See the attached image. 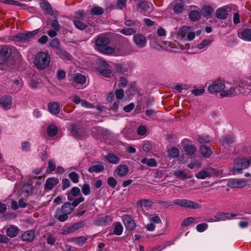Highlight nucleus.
I'll return each mask as SVG.
<instances>
[{
    "instance_id": "obj_16",
    "label": "nucleus",
    "mask_w": 251,
    "mask_h": 251,
    "mask_svg": "<svg viewBox=\"0 0 251 251\" xmlns=\"http://www.w3.org/2000/svg\"><path fill=\"white\" fill-rule=\"evenodd\" d=\"M80 195V190L77 187H73L70 191L67 194L68 200L70 201L74 200V197H77Z\"/></svg>"
},
{
    "instance_id": "obj_20",
    "label": "nucleus",
    "mask_w": 251,
    "mask_h": 251,
    "mask_svg": "<svg viewBox=\"0 0 251 251\" xmlns=\"http://www.w3.org/2000/svg\"><path fill=\"white\" fill-rule=\"evenodd\" d=\"M35 238V233L33 230H28L25 232L22 236V240L26 242H32Z\"/></svg>"
},
{
    "instance_id": "obj_53",
    "label": "nucleus",
    "mask_w": 251,
    "mask_h": 251,
    "mask_svg": "<svg viewBox=\"0 0 251 251\" xmlns=\"http://www.w3.org/2000/svg\"><path fill=\"white\" fill-rule=\"evenodd\" d=\"M120 32L125 35H132V34L135 33V30L133 28H126L122 29L120 31Z\"/></svg>"
},
{
    "instance_id": "obj_8",
    "label": "nucleus",
    "mask_w": 251,
    "mask_h": 251,
    "mask_svg": "<svg viewBox=\"0 0 251 251\" xmlns=\"http://www.w3.org/2000/svg\"><path fill=\"white\" fill-rule=\"evenodd\" d=\"M133 41L139 48H143L147 44V39L142 34H137L133 36Z\"/></svg>"
},
{
    "instance_id": "obj_4",
    "label": "nucleus",
    "mask_w": 251,
    "mask_h": 251,
    "mask_svg": "<svg viewBox=\"0 0 251 251\" xmlns=\"http://www.w3.org/2000/svg\"><path fill=\"white\" fill-rule=\"evenodd\" d=\"M249 167V163L247 159L244 158H237L234 159L233 169L234 174H240L242 171Z\"/></svg>"
},
{
    "instance_id": "obj_34",
    "label": "nucleus",
    "mask_w": 251,
    "mask_h": 251,
    "mask_svg": "<svg viewBox=\"0 0 251 251\" xmlns=\"http://www.w3.org/2000/svg\"><path fill=\"white\" fill-rule=\"evenodd\" d=\"M107 161L113 164H117L120 161L119 158L113 153H109L105 157Z\"/></svg>"
},
{
    "instance_id": "obj_23",
    "label": "nucleus",
    "mask_w": 251,
    "mask_h": 251,
    "mask_svg": "<svg viewBox=\"0 0 251 251\" xmlns=\"http://www.w3.org/2000/svg\"><path fill=\"white\" fill-rule=\"evenodd\" d=\"M55 52L57 55L62 59L67 60H70L71 59V55L61 48L57 50Z\"/></svg>"
},
{
    "instance_id": "obj_9",
    "label": "nucleus",
    "mask_w": 251,
    "mask_h": 251,
    "mask_svg": "<svg viewBox=\"0 0 251 251\" xmlns=\"http://www.w3.org/2000/svg\"><path fill=\"white\" fill-rule=\"evenodd\" d=\"M68 216L67 213L61 207L60 208H57L54 216L59 222H63L68 219Z\"/></svg>"
},
{
    "instance_id": "obj_18",
    "label": "nucleus",
    "mask_w": 251,
    "mask_h": 251,
    "mask_svg": "<svg viewBox=\"0 0 251 251\" xmlns=\"http://www.w3.org/2000/svg\"><path fill=\"white\" fill-rule=\"evenodd\" d=\"M183 207L196 209L200 208L201 207V205L194 201L184 199Z\"/></svg>"
},
{
    "instance_id": "obj_13",
    "label": "nucleus",
    "mask_w": 251,
    "mask_h": 251,
    "mask_svg": "<svg viewBox=\"0 0 251 251\" xmlns=\"http://www.w3.org/2000/svg\"><path fill=\"white\" fill-rule=\"evenodd\" d=\"M59 183V180L57 178L50 177L48 178L45 184V189L48 190H51L53 187Z\"/></svg>"
},
{
    "instance_id": "obj_12",
    "label": "nucleus",
    "mask_w": 251,
    "mask_h": 251,
    "mask_svg": "<svg viewBox=\"0 0 251 251\" xmlns=\"http://www.w3.org/2000/svg\"><path fill=\"white\" fill-rule=\"evenodd\" d=\"M48 107L49 112L53 115H56L60 112V106L57 102H49Z\"/></svg>"
},
{
    "instance_id": "obj_44",
    "label": "nucleus",
    "mask_w": 251,
    "mask_h": 251,
    "mask_svg": "<svg viewBox=\"0 0 251 251\" xmlns=\"http://www.w3.org/2000/svg\"><path fill=\"white\" fill-rule=\"evenodd\" d=\"M39 31L40 29H37L33 31H27L26 32H25L26 41L28 40L31 38H32L39 32Z\"/></svg>"
},
{
    "instance_id": "obj_2",
    "label": "nucleus",
    "mask_w": 251,
    "mask_h": 251,
    "mask_svg": "<svg viewBox=\"0 0 251 251\" xmlns=\"http://www.w3.org/2000/svg\"><path fill=\"white\" fill-rule=\"evenodd\" d=\"M110 42L109 38L106 36L98 37L95 41L97 49L104 54H113L115 52V49L108 46Z\"/></svg>"
},
{
    "instance_id": "obj_3",
    "label": "nucleus",
    "mask_w": 251,
    "mask_h": 251,
    "mask_svg": "<svg viewBox=\"0 0 251 251\" xmlns=\"http://www.w3.org/2000/svg\"><path fill=\"white\" fill-rule=\"evenodd\" d=\"M12 58L11 48L6 45L2 46L0 49V64L8 63Z\"/></svg>"
},
{
    "instance_id": "obj_30",
    "label": "nucleus",
    "mask_w": 251,
    "mask_h": 251,
    "mask_svg": "<svg viewBox=\"0 0 251 251\" xmlns=\"http://www.w3.org/2000/svg\"><path fill=\"white\" fill-rule=\"evenodd\" d=\"M168 156L170 158H176L179 155V150L176 148L173 147L167 151Z\"/></svg>"
},
{
    "instance_id": "obj_59",
    "label": "nucleus",
    "mask_w": 251,
    "mask_h": 251,
    "mask_svg": "<svg viewBox=\"0 0 251 251\" xmlns=\"http://www.w3.org/2000/svg\"><path fill=\"white\" fill-rule=\"evenodd\" d=\"M115 95L117 99L120 100L123 99L124 96V91L122 88L118 89L116 90Z\"/></svg>"
},
{
    "instance_id": "obj_47",
    "label": "nucleus",
    "mask_w": 251,
    "mask_h": 251,
    "mask_svg": "<svg viewBox=\"0 0 251 251\" xmlns=\"http://www.w3.org/2000/svg\"><path fill=\"white\" fill-rule=\"evenodd\" d=\"M198 142L201 144H204L209 143L210 140L208 136H199L198 139Z\"/></svg>"
},
{
    "instance_id": "obj_19",
    "label": "nucleus",
    "mask_w": 251,
    "mask_h": 251,
    "mask_svg": "<svg viewBox=\"0 0 251 251\" xmlns=\"http://www.w3.org/2000/svg\"><path fill=\"white\" fill-rule=\"evenodd\" d=\"M228 15V11L224 7L218 8L216 12V17L221 20L226 19Z\"/></svg>"
},
{
    "instance_id": "obj_28",
    "label": "nucleus",
    "mask_w": 251,
    "mask_h": 251,
    "mask_svg": "<svg viewBox=\"0 0 251 251\" xmlns=\"http://www.w3.org/2000/svg\"><path fill=\"white\" fill-rule=\"evenodd\" d=\"M189 18L193 22L199 21L201 18V13L197 10H192L189 14Z\"/></svg>"
},
{
    "instance_id": "obj_11",
    "label": "nucleus",
    "mask_w": 251,
    "mask_h": 251,
    "mask_svg": "<svg viewBox=\"0 0 251 251\" xmlns=\"http://www.w3.org/2000/svg\"><path fill=\"white\" fill-rule=\"evenodd\" d=\"M0 104L5 109H9L12 105V98L9 96H3L0 98Z\"/></svg>"
},
{
    "instance_id": "obj_48",
    "label": "nucleus",
    "mask_w": 251,
    "mask_h": 251,
    "mask_svg": "<svg viewBox=\"0 0 251 251\" xmlns=\"http://www.w3.org/2000/svg\"><path fill=\"white\" fill-rule=\"evenodd\" d=\"M208 173L207 172L206 170H202L199 172H198L197 174H196V177L198 179H203L206 177H209Z\"/></svg>"
},
{
    "instance_id": "obj_15",
    "label": "nucleus",
    "mask_w": 251,
    "mask_h": 251,
    "mask_svg": "<svg viewBox=\"0 0 251 251\" xmlns=\"http://www.w3.org/2000/svg\"><path fill=\"white\" fill-rule=\"evenodd\" d=\"M213 149V147L212 146H206L201 145L200 147L201 153L205 158L209 157L210 156Z\"/></svg>"
},
{
    "instance_id": "obj_25",
    "label": "nucleus",
    "mask_w": 251,
    "mask_h": 251,
    "mask_svg": "<svg viewBox=\"0 0 251 251\" xmlns=\"http://www.w3.org/2000/svg\"><path fill=\"white\" fill-rule=\"evenodd\" d=\"M183 149L186 153L188 155H194L197 150V148L192 145H186L184 146Z\"/></svg>"
},
{
    "instance_id": "obj_63",
    "label": "nucleus",
    "mask_w": 251,
    "mask_h": 251,
    "mask_svg": "<svg viewBox=\"0 0 251 251\" xmlns=\"http://www.w3.org/2000/svg\"><path fill=\"white\" fill-rule=\"evenodd\" d=\"M71 184L70 180L68 178H64L62 179V190H65L70 187Z\"/></svg>"
},
{
    "instance_id": "obj_49",
    "label": "nucleus",
    "mask_w": 251,
    "mask_h": 251,
    "mask_svg": "<svg viewBox=\"0 0 251 251\" xmlns=\"http://www.w3.org/2000/svg\"><path fill=\"white\" fill-rule=\"evenodd\" d=\"M174 174L178 178H184L187 176V175L184 170H177L174 172Z\"/></svg>"
},
{
    "instance_id": "obj_27",
    "label": "nucleus",
    "mask_w": 251,
    "mask_h": 251,
    "mask_svg": "<svg viewBox=\"0 0 251 251\" xmlns=\"http://www.w3.org/2000/svg\"><path fill=\"white\" fill-rule=\"evenodd\" d=\"M241 37L247 41L251 40V29L245 28L242 30L240 34Z\"/></svg>"
},
{
    "instance_id": "obj_64",
    "label": "nucleus",
    "mask_w": 251,
    "mask_h": 251,
    "mask_svg": "<svg viewBox=\"0 0 251 251\" xmlns=\"http://www.w3.org/2000/svg\"><path fill=\"white\" fill-rule=\"evenodd\" d=\"M84 201V198L82 197H80L77 199L73 200V201L71 203L72 206L75 208L76 207L80 202Z\"/></svg>"
},
{
    "instance_id": "obj_46",
    "label": "nucleus",
    "mask_w": 251,
    "mask_h": 251,
    "mask_svg": "<svg viewBox=\"0 0 251 251\" xmlns=\"http://www.w3.org/2000/svg\"><path fill=\"white\" fill-rule=\"evenodd\" d=\"M137 204H140L141 206L144 205L145 207H151L152 205V202L147 199L141 200L137 201Z\"/></svg>"
},
{
    "instance_id": "obj_10",
    "label": "nucleus",
    "mask_w": 251,
    "mask_h": 251,
    "mask_svg": "<svg viewBox=\"0 0 251 251\" xmlns=\"http://www.w3.org/2000/svg\"><path fill=\"white\" fill-rule=\"evenodd\" d=\"M85 225V222L84 221H79L75 223L72 226L68 227L65 230L64 232L66 233H70L74 232V231L78 230V229L83 227Z\"/></svg>"
},
{
    "instance_id": "obj_32",
    "label": "nucleus",
    "mask_w": 251,
    "mask_h": 251,
    "mask_svg": "<svg viewBox=\"0 0 251 251\" xmlns=\"http://www.w3.org/2000/svg\"><path fill=\"white\" fill-rule=\"evenodd\" d=\"M141 162L144 164H147L149 167H155L157 163L154 158L148 159L144 158L141 160Z\"/></svg>"
},
{
    "instance_id": "obj_35",
    "label": "nucleus",
    "mask_w": 251,
    "mask_h": 251,
    "mask_svg": "<svg viewBox=\"0 0 251 251\" xmlns=\"http://www.w3.org/2000/svg\"><path fill=\"white\" fill-rule=\"evenodd\" d=\"M213 8L209 6H205L203 7L201 10V13L202 15L204 17H209L210 15L213 13Z\"/></svg>"
},
{
    "instance_id": "obj_22",
    "label": "nucleus",
    "mask_w": 251,
    "mask_h": 251,
    "mask_svg": "<svg viewBox=\"0 0 251 251\" xmlns=\"http://www.w3.org/2000/svg\"><path fill=\"white\" fill-rule=\"evenodd\" d=\"M19 233V228L14 226L7 228L6 230L7 235L10 238H13L18 235Z\"/></svg>"
},
{
    "instance_id": "obj_58",
    "label": "nucleus",
    "mask_w": 251,
    "mask_h": 251,
    "mask_svg": "<svg viewBox=\"0 0 251 251\" xmlns=\"http://www.w3.org/2000/svg\"><path fill=\"white\" fill-rule=\"evenodd\" d=\"M164 175V171L161 170H156L153 173V177L154 179H160L162 178Z\"/></svg>"
},
{
    "instance_id": "obj_45",
    "label": "nucleus",
    "mask_w": 251,
    "mask_h": 251,
    "mask_svg": "<svg viewBox=\"0 0 251 251\" xmlns=\"http://www.w3.org/2000/svg\"><path fill=\"white\" fill-rule=\"evenodd\" d=\"M70 179L75 183H78L79 182V176L75 172H71L69 175Z\"/></svg>"
},
{
    "instance_id": "obj_43",
    "label": "nucleus",
    "mask_w": 251,
    "mask_h": 251,
    "mask_svg": "<svg viewBox=\"0 0 251 251\" xmlns=\"http://www.w3.org/2000/svg\"><path fill=\"white\" fill-rule=\"evenodd\" d=\"M74 23L75 26L79 30H83L87 27V25L83 23L82 21L78 20H75L74 21Z\"/></svg>"
},
{
    "instance_id": "obj_17",
    "label": "nucleus",
    "mask_w": 251,
    "mask_h": 251,
    "mask_svg": "<svg viewBox=\"0 0 251 251\" xmlns=\"http://www.w3.org/2000/svg\"><path fill=\"white\" fill-rule=\"evenodd\" d=\"M41 8L47 14L53 15L54 12L51 5L46 0L41 1L39 3Z\"/></svg>"
},
{
    "instance_id": "obj_56",
    "label": "nucleus",
    "mask_w": 251,
    "mask_h": 251,
    "mask_svg": "<svg viewBox=\"0 0 251 251\" xmlns=\"http://www.w3.org/2000/svg\"><path fill=\"white\" fill-rule=\"evenodd\" d=\"M55 169V164L53 163V162L50 160L48 162V167L46 170V172L47 173H50L51 172L53 171Z\"/></svg>"
},
{
    "instance_id": "obj_29",
    "label": "nucleus",
    "mask_w": 251,
    "mask_h": 251,
    "mask_svg": "<svg viewBox=\"0 0 251 251\" xmlns=\"http://www.w3.org/2000/svg\"><path fill=\"white\" fill-rule=\"evenodd\" d=\"M61 207L68 215L71 214L75 209L71 203L69 202H65Z\"/></svg>"
},
{
    "instance_id": "obj_62",
    "label": "nucleus",
    "mask_w": 251,
    "mask_h": 251,
    "mask_svg": "<svg viewBox=\"0 0 251 251\" xmlns=\"http://www.w3.org/2000/svg\"><path fill=\"white\" fill-rule=\"evenodd\" d=\"M225 213L220 212L217 213L216 215V220L218 221H225L226 220V217H225Z\"/></svg>"
},
{
    "instance_id": "obj_24",
    "label": "nucleus",
    "mask_w": 251,
    "mask_h": 251,
    "mask_svg": "<svg viewBox=\"0 0 251 251\" xmlns=\"http://www.w3.org/2000/svg\"><path fill=\"white\" fill-rule=\"evenodd\" d=\"M223 145H230L233 144L235 141V138L230 135H225L222 137L220 140Z\"/></svg>"
},
{
    "instance_id": "obj_57",
    "label": "nucleus",
    "mask_w": 251,
    "mask_h": 251,
    "mask_svg": "<svg viewBox=\"0 0 251 251\" xmlns=\"http://www.w3.org/2000/svg\"><path fill=\"white\" fill-rule=\"evenodd\" d=\"M81 191L84 195H89L91 193L89 185L88 184H84L81 188Z\"/></svg>"
},
{
    "instance_id": "obj_52",
    "label": "nucleus",
    "mask_w": 251,
    "mask_h": 251,
    "mask_svg": "<svg viewBox=\"0 0 251 251\" xmlns=\"http://www.w3.org/2000/svg\"><path fill=\"white\" fill-rule=\"evenodd\" d=\"M123 230V226L120 223H118L114 227V233L117 235H120L122 233Z\"/></svg>"
},
{
    "instance_id": "obj_51",
    "label": "nucleus",
    "mask_w": 251,
    "mask_h": 251,
    "mask_svg": "<svg viewBox=\"0 0 251 251\" xmlns=\"http://www.w3.org/2000/svg\"><path fill=\"white\" fill-rule=\"evenodd\" d=\"M195 218L190 217L185 219L181 223V226H187L190 225L192 223L195 222Z\"/></svg>"
},
{
    "instance_id": "obj_60",
    "label": "nucleus",
    "mask_w": 251,
    "mask_h": 251,
    "mask_svg": "<svg viewBox=\"0 0 251 251\" xmlns=\"http://www.w3.org/2000/svg\"><path fill=\"white\" fill-rule=\"evenodd\" d=\"M206 170L207 172L208 173V175L209 177H210L213 175L217 176L219 174L218 171L216 169L211 167L207 168Z\"/></svg>"
},
{
    "instance_id": "obj_6",
    "label": "nucleus",
    "mask_w": 251,
    "mask_h": 251,
    "mask_svg": "<svg viewBox=\"0 0 251 251\" xmlns=\"http://www.w3.org/2000/svg\"><path fill=\"white\" fill-rule=\"evenodd\" d=\"M247 184L246 179H232L227 183V186L231 188H243Z\"/></svg>"
},
{
    "instance_id": "obj_36",
    "label": "nucleus",
    "mask_w": 251,
    "mask_h": 251,
    "mask_svg": "<svg viewBox=\"0 0 251 251\" xmlns=\"http://www.w3.org/2000/svg\"><path fill=\"white\" fill-rule=\"evenodd\" d=\"M58 132L57 127L53 125H50L47 128V133L50 137L54 136Z\"/></svg>"
},
{
    "instance_id": "obj_31",
    "label": "nucleus",
    "mask_w": 251,
    "mask_h": 251,
    "mask_svg": "<svg viewBox=\"0 0 251 251\" xmlns=\"http://www.w3.org/2000/svg\"><path fill=\"white\" fill-rule=\"evenodd\" d=\"M74 81L77 83L83 84L86 82V77L81 74H75L73 77Z\"/></svg>"
},
{
    "instance_id": "obj_37",
    "label": "nucleus",
    "mask_w": 251,
    "mask_h": 251,
    "mask_svg": "<svg viewBox=\"0 0 251 251\" xmlns=\"http://www.w3.org/2000/svg\"><path fill=\"white\" fill-rule=\"evenodd\" d=\"M231 89L232 90V92L234 93L233 95L243 93L244 91V87L240 84H238L235 86L231 87Z\"/></svg>"
},
{
    "instance_id": "obj_50",
    "label": "nucleus",
    "mask_w": 251,
    "mask_h": 251,
    "mask_svg": "<svg viewBox=\"0 0 251 251\" xmlns=\"http://www.w3.org/2000/svg\"><path fill=\"white\" fill-rule=\"evenodd\" d=\"M50 45L51 47L56 49L57 50L60 48V41L57 38H55L52 39L50 41Z\"/></svg>"
},
{
    "instance_id": "obj_33",
    "label": "nucleus",
    "mask_w": 251,
    "mask_h": 251,
    "mask_svg": "<svg viewBox=\"0 0 251 251\" xmlns=\"http://www.w3.org/2000/svg\"><path fill=\"white\" fill-rule=\"evenodd\" d=\"M87 12L83 10H79L76 11L75 13V18L76 20H85L87 17Z\"/></svg>"
},
{
    "instance_id": "obj_54",
    "label": "nucleus",
    "mask_w": 251,
    "mask_h": 251,
    "mask_svg": "<svg viewBox=\"0 0 251 251\" xmlns=\"http://www.w3.org/2000/svg\"><path fill=\"white\" fill-rule=\"evenodd\" d=\"M107 183L109 187L113 188L116 186L117 181L113 177L111 176L108 178Z\"/></svg>"
},
{
    "instance_id": "obj_21",
    "label": "nucleus",
    "mask_w": 251,
    "mask_h": 251,
    "mask_svg": "<svg viewBox=\"0 0 251 251\" xmlns=\"http://www.w3.org/2000/svg\"><path fill=\"white\" fill-rule=\"evenodd\" d=\"M128 168L126 165H120L116 169V172L118 176H126L128 172Z\"/></svg>"
},
{
    "instance_id": "obj_40",
    "label": "nucleus",
    "mask_w": 251,
    "mask_h": 251,
    "mask_svg": "<svg viewBox=\"0 0 251 251\" xmlns=\"http://www.w3.org/2000/svg\"><path fill=\"white\" fill-rule=\"evenodd\" d=\"M103 13V8L99 6H95L91 10V14L93 15H101Z\"/></svg>"
},
{
    "instance_id": "obj_1",
    "label": "nucleus",
    "mask_w": 251,
    "mask_h": 251,
    "mask_svg": "<svg viewBox=\"0 0 251 251\" xmlns=\"http://www.w3.org/2000/svg\"><path fill=\"white\" fill-rule=\"evenodd\" d=\"M50 56L47 51H39L35 55L34 64L40 70L46 69L50 65Z\"/></svg>"
},
{
    "instance_id": "obj_5",
    "label": "nucleus",
    "mask_w": 251,
    "mask_h": 251,
    "mask_svg": "<svg viewBox=\"0 0 251 251\" xmlns=\"http://www.w3.org/2000/svg\"><path fill=\"white\" fill-rule=\"evenodd\" d=\"M225 88L223 80L217 79L214 81L208 87V90L210 93H215L220 92Z\"/></svg>"
},
{
    "instance_id": "obj_14",
    "label": "nucleus",
    "mask_w": 251,
    "mask_h": 251,
    "mask_svg": "<svg viewBox=\"0 0 251 251\" xmlns=\"http://www.w3.org/2000/svg\"><path fill=\"white\" fill-rule=\"evenodd\" d=\"M71 131L74 137L79 138L83 136L84 133V130L83 129L78 128L75 125L71 126Z\"/></svg>"
},
{
    "instance_id": "obj_26",
    "label": "nucleus",
    "mask_w": 251,
    "mask_h": 251,
    "mask_svg": "<svg viewBox=\"0 0 251 251\" xmlns=\"http://www.w3.org/2000/svg\"><path fill=\"white\" fill-rule=\"evenodd\" d=\"M104 167L102 164H97L91 166L88 169L89 173H98L104 170Z\"/></svg>"
},
{
    "instance_id": "obj_55",
    "label": "nucleus",
    "mask_w": 251,
    "mask_h": 251,
    "mask_svg": "<svg viewBox=\"0 0 251 251\" xmlns=\"http://www.w3.org/2000/svg\"><path fill=\"white\" fill-rule=\"evenodd\" d=\"M208 227V225L206 223H201L198 225L196 229L200 232H203Z\"/></svg>"
},
{
    "instance_id": "obj_42",
    "label": "nucleus",
    "mask_w": 251,
    "mask_h": 251,
    "mask_svg": "<svg viewBox=\"0 0 251 251\" xmlns=\"http://www.w3.org/2000/svg\"><path fill=\"white\" fill-rule=\"evenodd\" d=\"M137 8L140 9L142 11H146L150 8L148 2L145 1H140L137 4Z\"/></svg>"
},
{
    "instance_id": "obj_38",
    "label": "nucleus",
    "mask_w": 251,
    "mask_h": 251,
    "mask_svg": "<svg viewBox=\"0 0 251 251\" xmlns=\"http://www.w3.org/2000/svg\"><path fill=\"white\" fill-rule=\"evenodd\" d=\"M13 40L15 42H25L26 40L25 33H19L13 37Z\"/></svg>"
},
{
    "instance_id": "obj_7",
    "label": "nucleus",
    "mask_w": 251,
    "mask_h": 251,
    "mask_svg": "<svg viewBox=\"0 0 251 251\" xmlns=\"http://www.w3.org/2000/svg\"><path fill=\"white\" fill-rule=\"evenodd\" d=\"M122 219L127 230H131L135 228V223L129 215H124L122 216Z\"/></svg>"
},
{
    "instance_id": "obj_41",
    "label": "nucleus",
    "mask_w": 251,
    "mask_h": 251,
    "mask_svg": "<svg viewBox=\"0 0 251 251\" xmlns=\"http://www.w3.org/2000/svg\"><path fill=\"white\" fill-rule=\"evenodd\" d=\"M99 72L102 76L110 78L113 75L112 71L109 69H100Z\"/></svg>"
},
{
    "instance_id": "obj_61",
    "label": "nucleus",
    "mask_w": 251,
    "mask_h": 251,
    "mask_svg": "<svg viewBox=\"0 0 251 251\" xmlns=\"http://www.w3.org/2000/svg\"><path fill=\"white\" fill-rule=\"evenodd\" d=\"M211 43V41L210 40L204 39L198 45V48L200 49H202L206 46L210 45Z\"/></svg>"
},
{
    "instance_id": "obj_39",
    "label": "nucleus",
    "mask_w": 251,
    "mask_h": 251,
    "mask_svg": "<svg viewBox=\"0 0 251 251\" xmlns=\"http://www.w3.org/2000/svg\"><path fill=\"white\" fill-rule=\"evenodd\" d=\"M184 10V5L180 2H176L173 7L174 11L177 14L181 13Z\"/></svg>"
}]
</instances>
